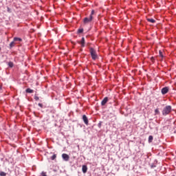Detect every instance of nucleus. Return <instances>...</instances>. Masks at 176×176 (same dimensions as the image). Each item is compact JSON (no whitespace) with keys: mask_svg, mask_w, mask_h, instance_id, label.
Listing matches in <instances>:
<instances>
[{"mask_svg":"<svg viewBox=\"0 0 176 176\" xmlns=\"http://www.w3.org/2000/svg\"><path fill=\"white\" fill-rule=\"evenodd\" d=\"M172 109L173 108L171 107L170 105H167L165 107H164L162 110L163 116H167V115H169Z\"/></svg>","mask_w":176,"mask_h":176,"instance_id":"nucleus-1","label":"nucleus"},{"mask_svg":"<svg viewBox=\"0 0 176 176\" xmlns=\"http://www.w3.org/2000/svg\"><path fill=\"white\" fill-rule=\"evenodd\" d=\"M90 54L91 56L92 60H97V52L93 47L89 49Z\"/></svg>","mask_w":176,"mask_h":176,"instance_id":"nucleus-2","label":"nucleus"},{"mask_svg":"<svg viewBox=\"0 0 176 176\" xmlns=\"http://www.w3.org/2000/svg\"><path fill=\"white\" fill-rule=\"evenodd\" d=\"M93 21V16H89V17H85L83 20L84 24H89V23H91Z\"/></svg>","mask_w":176,"mask_h":176,"instance_id":"nucleus-3","label":"nucleus"},{"mask_svg":"<svg viewBox=\"0 0 176 176\" xmlns=\"http://www.w3.org/2000/svg\"><path fill=\"white\" fill-rule=\"evenodd\" d=\"M82 120L86 126H89V119L87 118V116H86V115L82 116Z\"/></svg>","mask_w":176,"mask_h":176,"instance_id":"nucleus-4","label":"nucleus"},{"mask_svg":"<svg viewBox=\"0 0 176 176\" xmlns=\"http://www.w3.org/2000/svg\"><path fill=\"white\" fill-rule=\"evenodd\" d=\"M62 158L63 160H65V162H68V160H69V155H68L67 153H63L62 154Z\"/></svg>","mask_w":176,"mask_h":176,"instance_id":"nucleus-5","label":"nucleus"},{"mask_svg":"<svg viewBox=\"0 0 176 176\" xmlns=\"http://www.w3.org/2000/svg\"><path fill=\"white\" fill-rule=\"evenodd\" d=\"M161 93L163 95L167 94L168 93V87H165L162 88L161 90Z\"/></svg>","mask_w":176,"mask_h":176,"instance_id":"nucleus-6","label":"nucleus"},{"mask_svg":"<svg viewBox=\"0 0 176 176\" xmlns=\"http://www.w3.org/2000/svg\"><path fill=\"white\" fill-rule=\"evenodd\" d=\"M78 43H80L81 47H85V37H82V38H81V41H78Z\"/></svg>","mask_w":176,"mask_h":176,"instance_id":"nucleus-7","label":"nucleus"},{"mask_svg":"<svg viewBox=\"0 0 176 176\" xmlns=\"http://www.w3.org/2000/svg\"><path fill=\"white\" fill-rule=\"evenodd\" d=\"M82 171L83 174H86V173H87V166L82 165Z\"/></svg>","mask_w":176,"mask_h":176,"instance_id":"nucleus-8","label":"nucleus"},{"mask_svg":"<svg viewBox=\"0 0 176 176\" xmlns=\"http://www.w3.org/2000/svg\"><path fill=\"white\" fill-rule=\"evenodd\" d=\"M107 102H108V98L105 97L101 102V105L104 106L105 105V104H107Z\"/></svg>","mask_w":176,"mask_h":176,"instance_id":"nucleus-9","label":"nucleus"},{"mask_svg":"<svg viewBox=\"0 0 176 176\" xmlns=\"http://www.w3.org/2000/svg\"><path fill=\"white\" fill-rule=\"evenodd\" d=\"M23 41V38L19 37H14V42H21Z\"/></svg>","mask_w":176,"mask_h":176,"instance_id":"nucleus-10","label":"nucleus"},{"mask_svg":"<svg viewBox=\"0 0 176 176\" xmlns=\"http://www.w3.org/2000/svg\"><path fill=\"white\" fill-rule=\"evenodd\" d=\"M147 21H148L149 23H152L153 24L156 23V21L153 19H147Z\"/></svg>","mask_w":176,"mask_h":176,"instance_id":"nucleus-11","label":"nucleus"},{"mask_svg":"<svg viewBox=\"0 0 176 176\" xmlns=\"http://www.w3.org/2000/svg\"><path fill=\"white\" fill-rule=\"evenodd\" d=\"M26 93H30V94H32V93H34V90L30 89V88H28L26 90H25Z\"/></svg>","mask_w":176,"mask_h":176,"instance_id":"nucleus-12","label":"nucleus"},{"mask_svg":"<svg viewBox=\"0 0 176 176\" xmlns=\"http://www.w3.org/2000/svg\"><path fill=\"white\" fill-rule=\"evenodd\" d=\"M14 47V40L10 43V48Z\"/></svg>","mask_w":176,"mask_h":176,"instance_id":"nucleus-13","label":"nucleus"},{"mask_svg":"<svg viewBox=\"0 0 176 176\" xmlns=\"http://www.w3.org/2000/svg\"><path fill=\"white\" fill-rule=\"evenodd\" d=\"M153 141V136L149 135L148 136V142H152Z\"/></svg>","mask_w":176,"mask_h":176,"instance_id":"nucleus-14","label":"nucleus"},{"mask_svg":"<svg viewBox=\"0 0 176 176\" xmlns=\"http://www.w3.org/2000/svg\"><path fill=\"white\" fill-rule=\"evenodd\" d=\"M155 115H160V111H159V109H156L155 110Z\"/></svg>","mask_w":176,"mask_h":176,"instance_id":"nucleus-15","label":"nucleus"},{"mask_svg":"<svg viewBox=\"0 0 176 176\" xmlns=\"http://www.w3.org/2000/svg\"><path fill=\"white\" fill-rule=\"evenodd\" d=\"M0 176H6V173L3 171H0Z\"/></svg>","mask_w":176,"mask_h":176,"instance_id":"nucleus-16","label":"nucleus"},{"mask_svg":"<svg viewBox=\"0 0 176 176\" xmlns=\"http://www.w3.org/2000/svg\"><path fill=\"white\" fill-rule=\"evenodd\" d=\"M56 157H57V155L56 154H54L52 157H51V160H54V159H56Z\"/></svg>","mask_w":176,"mask_h":176,"instance_id":"nucleus-17","label":"nucleus"},{"mask_svg":"<svg viewBox=\"0 0 176 176\" xmlns=\"http://www.w3.org/2000/svg\"><path fill=\"white\" fill-rule=\"evenodd\" d=\"M8 66L10 67V68H13V63H12V62H9L8 63Z\"/></svg>","mask_w":176,"mask_h":176,"instance_id":"nucleus-18","label":"nucleus"},{"mask_svg":"<svg viewBox=\"0 0 176 176\" xmlns=\"http://www.w3.org/2000/svg\"><path fill=\"white\" fill-rule=\"evenodd\" d=\"M82 32H83V29H78V34H82Z\"/></svg>","mask_w":176,"mask_h":176,"instance_id":"nucleus-19","label":"nucleus"},{"mask_svg":"<svg viewBox=\"0 0 176 176\" xmlns=\"http://www.w3.org/2000/svg\"><path fill=\"white\" fill-rule=\"evenodd\" d=\"M160 53V56L162 57V58H163L164 56H163V52L160 51L159 52Z\"/></svg>","mask_w":176,"mask_h":176,"instance_id":"nucleus-20","label":"nucleus"},{"mask_svg":"<svg viewBox=\"0 0 176 176\" xmlns=\"http://www.w3.org/2000/svg\"><path fill=\"white\" fill-rule=\"evenodd\" d=\"M94 13H95L94 10H92L89 16H91V17H93V14H94Z\"/></svg>","mask_w":176,"mask_h":176,"instance_id":"nucleus-21","label":"nucleus"},{"mask_svg":"<svg viewBox=\"0 0 176 176\" xmlns=\"http://www.w3.org/2000/svg\"><path fill=\"white\" fill-rule=\"evenodd\" d=\"M34 100H35L36 101H38V100H39V97L35 96H34Z\"/></svg>","mask_w":176,"mask_h":176,"instance_id":"nucleus-22","label":"nucleus"},{"mask_svg":"<svg viewBox=\"0 0 176 176\" xmlns=\"http://www.w3.org/2000/svg\"><path fill=\"white\" fill-rule=\"evenodd\" d=\"M38 107H40V108H43V104L42 103H38Z\"/></svg>","mask_w":176,"mask_h":176,"instance_id":"nucleus-23","label":"nucleus"},{"mask_svg":"<svg viewBox=\"0 0 176 176\" xmlns=\"http://www.w3.org/2000/svg\"><path fill=\"white\" fill-rule=\"evenodd\" d=\"M41 175H42V176H47V175H46V174L45 173V172H42V173H41Z\"/></svg>","mask_w":176,"mask_h":176,"instance_id":"nucleus-24","label":"nucleus"},{"mask_svg":"<svg viewBox=\"0 0 176 176\" xmlns=\"http://www.w3.org/2000/svg\"><path fill=\"white\" fill-rule=\"evenodd\" d=\"M155 167H156V165L153 164V165L151 166V168H155Z\"/></svg>","mask_w":176,"mask_h":176,"instance_id":"nucleus-25","label":"nucleus"},{"mask_svg":"<svg viewBox=\"0 0 176 176\" xmlns=\"http://www.w3.org/2000/svg\"><path fill=\"white\" fill-rule=\"evenodd\" d=\"M98 127H99V128L101 127V122H99V123L98 124Z\"/></svg>","mask_w":176,"mask_h":176,"instance_id":"nucleus-26","label":"nucleus"},{"mask_svg":"<svg viewBox=\"0 0 176 176\" xmlns=\"http://www.w3.org/2000/svg\"><path fill=\"white\" fill-rule=\"evenodd\" d=\"M155 60V58L151 57V61H153Z\"/></svg>","mask_w":176,"mask_h":176,"instance_id":"nucleus-27","label":"nucleus"},{"mask_svg":"<svg viewBox=\"0 0 176 176\" xmlns=\"http://www.w3.org/2000/svg\"><path fill=\"white\" fill-rule=\"evenodd\" d=\"M0 90H2V86L0 85Z\"/></svg>","mask_w":176,"mask_h":176,"instance_id":"nucleus-28","label":"nucleus"},{"mask_svg":"<svg viewBox=\"0 0 176 176\" xmlns=\"http://www.w3.org/2000/svg\"><path fill=\"white\" fill-rule=\"evenodd\" d=\"M9 10H10V9H9V8H8V12H9Z\"/></svg>","mask_w":176,"mask_h":176,"instance_id":"nucleus-29","label":"nucleus"},{"mask_svg":"<svg viewBox=\"0 0 176 176\" xmlns=\"http://www.w3.org/2000/svg\"><path fill=\"white\" fill-rule=\"evenodd\" d=\"M0 50H1V47H0Z\"/></svg>","mask_w":176,"mask_h":176,"instance_id":"nucleus-30","label":"nucleus"}]
</instances>
